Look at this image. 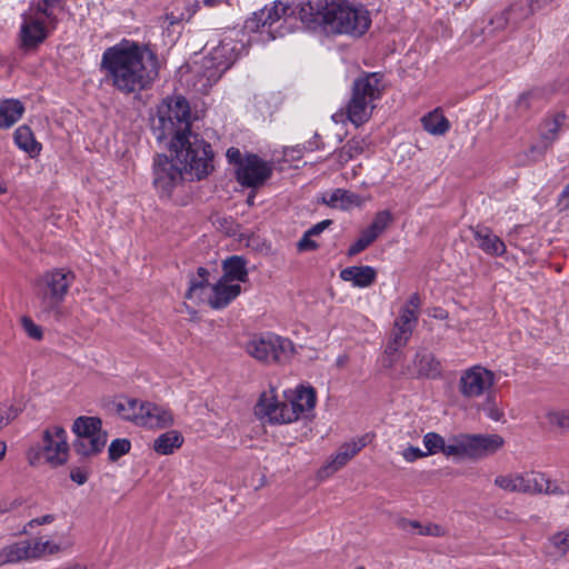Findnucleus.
Instances as JSON below:
<instances>
[{"label": "nucleus", "instance_id": "nucleus-1", "mask_svg": "<svg viewBox=\"0 0 569 569\" xmlns=\"http://www.w3.org/2000/svg\"><path fill=\"white\" fill-rule=\"evenodd\" d=\"M151 131L159 143H166L177 161L184 163L198 179L213 170V151L202 137L191 131V109L182 96L164 98L151 117Z\"/></svg>", "mask_w": 569, "mask_h": 569}, {"label": "nucleus", "instance_id": "nucleus-2", "mask_svg": "<svg viewBox=\"0 0 569 569\" xmlns=\"http://www.w3.org/2000/svg\"><path fill=\"white\" fill-rule=\"evenodd\" d=\"M100 71L116 90L131 94L151 87L159 76V60L147 44L123 39L103 51Z\"/></svg>", "mask_w": 569, "mask_h": 569}, {"label": "nucleus", "instance_id": "nucleus-3", "mask_svg": "<svg viewBox=\"0 0 569 569\" xmlns=\"http://www.w3.org/2000/svg\"><path fill=\"white\" fill-rule=\"evenodd\" d=\"M298 13L306 28L326 34L359 38L371 26L369 11L347 0H306L300 3Z\"/></svg>", "mask_w": 569, "mask_h": 569}, {"label": "nucleus", "instance_id": "nucleus-4", "mask_svg": "<svg viewBox=\"0 0 569 569\" xmlns=\"http://www.w3.org/2000/svg\"><path fill=\"white\" fill-rule=\"evenodd\" d=\"M316 401V390L312 387H298L292 397L283 402L278 401L273 390H270L260 395L254 413L270 423H291L311 412Z\"/></svg>", "mask_w": 569, "mask_h": 569}, {"label": "nucleus", "instance_id": "nucleus-5", "mask_svg": "<svg viewBox=\"0 0 569 569\" xmlns=\"http://www.w3.org/2000/svg\"><path fill=\"white\" fill-rule=\"evenodd\" d=\"M383 93L382 74L379 72H362L352 83L351 97L346 106L347 119L360 127L372 116L376 102Z\"/></svg>", "mask_w": 569, "mask_h": 569}, {"label": "nucleus", "instance_id": "nucleus-6", "mask_svg": "<svg viewBox=\"0 0 569 569\" xmlns=\"http://www.w3.org/2000/svg\"><path fill=\"white\" fill-rule=\"evenodd\" d=\"M74 280V272L67 268H56L41 274L34 284L41 312L58 318L60 306Z\"/></svg>", "mask_w": 569, "mask_h": 569}, {"label": "nucleus", "instance_id": "nucleus-7", "mask_svg": "<svg viewBox=\"0 0 569 569\" xmlns=\"http://www.w3.org/2000/svg\"><path fill=\"white\" fill-rule=\"evenodd\" d=\"M208 276L209 271L203 267H199L197 276H192L190 279L189 289L184 297L199 301L207 299L211 308L222 309L240 295V284H233L220 278L214 284L210 286Z\"/></svg>", "mask_w": 569, "mask_h": 569}, {"label": "nucleus", "instance_id": "nucleus-8", "mask_svg": "<svg viewBox=\"0 0 569 569\" xmlns=\"http://www.w3.org/2000/svg\"><path fill=\"white\" fill-rule=\"evenodd\" d=\"M76 435L73 450L81 457H92L100 453L107 443L108 433L102 429L98 417H78L72 425Z\"/></svg>", "mask_w": 569, "mask_h": 569}, {"label": "nucleus", "instance_id": "nucleus-9", "mask_svg": "<svg viewBox=\"0 0 569 569\" xmlns=\"http://www.w3.org/2000/svg\"><path fill=\"white\" fill-rule=\"evenodd\" d=\"M246 351L264 363H284L293 355V343L274 333L254 335L246 343Z\"/></svg>", "mask_w": 569, "mask_h": 569}, {"label": "nucleus", "instance_id": "nucleus-10", "mask_svg": "<svg viewBox=\"0 0 569 569\" xmlns=\"http://www.w3.org/2000/svg\"><path fill=\"white\" fill-rule=\"evenodd\" d=\"M177 166L167 154H157L152 164V184L161 198H170L174 189L180 186L184 174L199 180L196 174L187 170L184 163L178 161Z\"/></svg>", "mask_w": 569, "mask_h": 569}, {"label": "nucleus", "instance_id": "nucleus-11", "mask_svg": "<svg viewBox=\"0 0 569 569\" xmlns=\"http://www.w3.org/2000/svg\"><path fill=\"white\" fill-rule=\"evenodd\" d=\"M290 8L281 1H276L272 7L263 8L246 20L244 28L250 32H267L268 40H274L284 33L279 29L273 30L272 26L282 17L287 16Z\"/></svg>", "mask_w": 569, "mask_h": 569}, {"label": "nucleus", "instance_id": "nucleus-12", "mask_svg": "<svg viewBox=\"0 0 569 569\" xmlns=\"http://www.w3.org/2000/svg\"><path fill=\"white\" fill-rule=\"evenodd\" d=\"M495 385V373L481 366L465 370L459 380V391L465 398H478Z\"/></svg>", "mask_w": 569, "mask_h": 569}, {"label": "nucleus", "instance_id": "nucleus-13", "mask_svg": "<svg viewBox=\"0 0 569 569\" xmlns=\"http://www.w3.org/2000/svg\"><path fill=\"white\" fill-rule=\"evenodd\" d=\"M272 167L257 154L246 157L237 170V180L249 188H258L271 177Z\"/></svg>", "mask_w": 569, "mask_h": 569}, {"label": "nucleus", "instance_id": "nucleus-14", "mask_svg": "<svg viewBox=\"0 0 569 569\" xmlns=\"http://www.w3.org/2000/svg\"><path fill=\"white\" fill-rule=\"evenodd\" d=\"M42 442L46 461L52 466H61L67 462L69 445L67 432L62 427L54 426L44 430Z\"/></svg>", "mask_w": 569, "mask_h": 569}, {"label": "nucleus", "instance_id": "nucleus-15", "mask_svg": "<svg viewBox=\"0 0 569 569\" xmlns=\"http://www.w3.org/2000/svg\"><path fill=\"white\" fill-rule=\"evenodd\" d=\"M418 322V316L410 311L409 307H402L399 317L395 320L390 341L386 347V353L393 356L400 348H403Z\"/></svg>", "mask_w": 569, "mask_h": 569}, {"label": "nucleus", "instance_id": "nucleus-16", "mask_svg": "<svg viewBox=\"0 0 569 569\" xmlns=\"http://www.w3.org/2000/svg\"><path fill=\"white\" fill-rule=\"evenodd\" d=\"M468 458L482 459L499 451L505 440L497 433H466Z\"/></svg>", "mask_w": 569, "mask_h": 569}, {"label": "nucleus", "instance_id": "nucleus-17", "mask_svg": "<svg viewBox=\"0 0 569 569\" xmlns=\"http://www.w3.org/2000/svg\"><path fill=\"white\" fill-rule=\"evenodd\" d=\"M243 44L231 37H224L209 53L210 67L219 72L227 71L238 59Z\"/></svg>", "mask_w": 569, "mask_h": 569}, {"label": "nucleus", "instance_id": "nucleus-18", "mask_svg": "<svg viewBox=\"0 0 569 569\" xmlns=\"http://www.w3.org/2000/svg\"><path fill=\"white\" fill-rule=\"evenodd\" d=\"M48 26L38 14H26L21 24V41L26 48H33L48 37Z\"/></svg>", "mask_w": 569, "mask_h": 569}, {"label": "nucleus", "instance_id": "nucleus-19", "mask_svg": "<svg viewBox=\"0 0 569 569\" xmlns=\"http://www.w3.org/2000/svg\"><path fill=\"white\" fill-rule=\"evenodd\" d=\"M479 249L486 254L501 257L506 252L505 242L486 226L477 224L469 228Z\"/></svg>", "mask_w": 569, "mask_h": 569}, {"label": "nucleus", "instance_id": "nucleus-20", "mask_svg": "<svg viewBox=\"0 0 569 569\" xmlns=\"http://www.w3.org/2000/svg\"><path fill=\"white\" fill-rule=\"evenodd\" d=\"M369 442V435H363L358 439L343 443L337 451L333 459L325 466L323 472L330 475L342 468Z\"/></svg>", "mask_w": 569, "mask_h": 569}, {"label": "nucleus", "instance_id": "nucleus-21", "mask_svg": "<svg viewBox=\"0 0 569 569\" xmlns=\"http://www.w3.org/2000/svg\"><path fill=\"white\" fill-rule=\"evenodd\" d=\"M413 366L419 378L436 379L441 375L440 361L427 349L417 351Z\"/></svg>", "mask_w": 569, "mask_h": 569}, {"label": "nucleus", "instance_id": "nucleus-22", "mask_svg": "<svg viewBox=\"0 0 569 569\" xmlns=\"http://www.w3.org/2000/svg\"><path fill=\"white\" fill-rule=\"evenodd\" d=\"M343 281L351 282L357 288H368L377 279L376 269L370 266H352L340 271Z\"/></svg>", "mask_w": 569, "mask_h": 569}, {"label": "nucleus", "instance_id": "nucleus-23", "mask_svg": "<svg viewBox=\"0 0 569 569\" xmlns=\"http://www.w3.org/2000/svg\"><path fill=\"white\" fill-rule=\"evenodd\" d=\"M140 426L148 428H164L172 422V416L167 409L148 402L140 408Z\"/></svg>", "mask_w": 569, "mask_h": 569}, {"label": "nucleus", "instance_id": "nucleus-24", "mask_svg": "<svg viewBox=\"0 0 569 569\" xmlns=\"http://www.w3.org/2000/svg\"><path fill=\"white\" fill-rule=\"evenodd\" d=\"M321 203L335 209L349 210L352 207H359L361 198L355 192L338 188L331 192L323 193Z\"/></svg>", "mask_w": 569, "mask_h": 569}, {"label": "nucleus", "instance_id": "nucleus-25", "mask_svg": "<svg viewBox=\"0 0 569 569\" xmlns=\"http://www.w3.org/2000/svg\"><path fill=\"white\" fill-rule=\"evenodd\" d=\"M199 8V3H190L188 0H174L171 7L167 8L163 16L164 22L168 27L188 21L196 13Z\"/></svg>", "mask_w": 569, "mask_h": 569}, {"label": "nucleus", "instance_id": "nucleus-26", "mask_svg": "<svg viewBox=\"0 0 569 569\" xmlns=\"http://www.w3.org/2000/svg\"><path fill=\"white\" fill-rule=\"evenodd\" d=\"M548 97L549 90L547 88L530 89L519 96L516 101V109L520 114H523L529 110L540 108Z\"/></svg>", "mask_w": 569, "mask_h": 569}, {"label": "nucleus", "instance_id": "nucleus-27", "mask_svg": "<svg viewBox=\"0 0 569 569\" xmlns=\"http://www.w3.org/2000/svg\"><path fill=\"white\" fill-rule=\"evenodd\" d=\"M247 261L240 256H231L222 262V279L231 282H246L248 280Z\"/></svg>", "mask_w": 569, "mask_h": 569}, {"label": "nucleus", "instance_id": "nucleus-28", "mask_svg": "<svg viewBox=\"0 0 569 569\" xmlns=\"http://www.w3.org/2000/svg\"><path fill=\"white\" fill-rule=\"evenodd\" d=\"M24 112V106L18 99H8L0 104V128H11Z\"/></svg>", "mask_w": 569, "mask_h": 569}, {"label": "nucleus", "instance_id": "nucleus-29", "mask_svg": "<svg viewBox=\"0 0 569 569\" xmlns=\"http://www.w3.org/2000/svg\"><path fill=\"white\" fill-rule=\"evenodd\" d=\"M27 553V560H37L46 555L57 553L60 548L57 543H53L49 540L41 541L38 539L33 540H23Z\"/></svg>", "mask_w": 569, "mask_h": 569}, {"label": "nucleus", "instance_id": "nucleus-30", "mask_svg": "<svg viewBox=\"0 0 569 569\" xmlns=\"http://www.w3.org/2000/svg\"><path fill=\"white\" fill-rule=\"evenodd\" d=\"M421 122L423 129L433 136H442L450 128V122L438 109L423 116Z\"/></svg>", "mask_w": 569, "mask_h": 569}, {"label": "nucleus", "instance_id": "nucleus-31", "mask_svg": "<svg viewBox=\"0 0 569 569\" xmlns=\"http://www.w3.org/2000/svg\"><path fill=\"white\" fill-rule=\"evenodd\" d=\"M182 442L183 438L180 432L171 430L160 435L154 440L153 449L160 455H170L180 448Z\"/></svg>", "mask_w": 569, "mask_h": 569}, {"label": "nucleus", "instance_id": "nucleus-32", "mask_svg": "<svg viewBox=\"0 0 569 569\" xmlns=\"http://www.w3.org/2000/svg\"><path fill=\"white\" fill-rule=\"evenodd\" d=\"M14 141L21 150L31 156H37L41 151V144L36 141L34 136L28 126H20L14 131Z\"/></svg>", "mask_w": 569, "mask_h": 569}, {"label": "nucleus", "instance_id": "nucleus-33", "mask_svg": "<svg viewBox=\"0 0 569 569\" xmlns=\"http://www.w3.org/2000/svg\"><path fill=\"white\" fill-rule=\"evenodd\" d=\"M148 402H140L137 399L124 398L117 403V412L122 419L140 426V416L143 415L140 408Z\"/></svg>", "mask_w": 569, "mask_h": 569}, {"label": "nucleus", "instance_id": "nucleus-34", "mask_svg": "<svg viewBox=\"0 0 569 569\" xmlns=\"http://www.w3.org/2000/svg\"><path fill=\"white\" fill-rule=\"evenodd\" d=\"M27 560L24 541H18L0 550V566L18 563Z\"/></svg>", "mask_w": 569, "mask_h": 569}, {"label": "nucleus", "instance_id": "nucleus-35", "mask_svg": "<svg viewBox=\"0 0 569 569\" xmlns=\"http://www.w3.org/2000/svg\"><path fill=\"white\" fill-rule=\"evenodd\" d=\"M367 147V142L362 138H351L347 143L337 152V159L341 164L347 163L355 157L361 154Z\"/></svg>", "mask_w": 569, "mask_h": 569}, {"label": "nucleus", "instance_id": "nucleus-36", "mask_svg": "<svg viewBox=\"0 0 569 569\" xmlns=\"http://www.w3.org/2000/svg\"><path fill=\"white\" fill-rule=\"evenodd\" d=\"M446 457H467L468 448L466 433L453 435L448 438V442L445 441L443 449L441 451Z\"/></svg>", "mask_w": 569, "mask_h": 569}, {"label": "nucleus", "instance_id": "nucleus-37", "mask_svg": "<svg viewBox=\"0 0 569 569\" xmlns=\"http://www.w3.org/2000/svg\"><path fill=\"white\" fill-rule=\"evenodd\" d=\"M495 485L509 492L525 493L526 490L523 473L500 475L496 477Z\"/></svg>", "mask_w": 569, "mask_h": 569}, {"label": "nucleus", "instance_id": "nucleus-38", "mask_svg": "<svg viewBox=\"0 0 569 569\" xmlns=\"http://www.w3.org/2000/svg\"><path fill=\"white\" fill-rule=\"evenodd\" d=\"M566 116L563 113H558L550 121H546L545 129L541 132V138L546 141L543 149L539 150V156L543 154L545 150L548 146L557 138L558 132L563 124Z\"/></svg>", "mask_w": 569, "mask_h": 569}, {"label": "nucleus", "instance_id": "nucleus-39", "mask_svg": "<svg viewBox=\"0 0 569 569\" xmlns=\"http://www.w3.org/2000/svg\"><path fill=\"white\" fill-rule=\"evenodd\" d=\"M505 10H512L513 12L508 14L511 21V26L517 28L523 20L533 14L537 8L533 7V2L528 3H515Z\"/></svg>", "mask_w": 569, "mask_h": 569}, {"label": "nucleus", "instance_id": "nucleus-40", "mask_svg": "<svg viewBox=\"0 0 569 569\" xmlns=\"http://www.w3.org/2000/svg\"><path fill=\"white\" fill-rule=\"evenodd\" d=\"M526 490L525 493L539 495L543 492L547 483V476L541 472L523 473Z\"/></svg>", "mask_w": 569, "mask_h": 569}, {"label": "nucleus", "instance_id": "nucleus-41", "mask_svg": "<svg viewBox=\"0 0 569 569\" xmlns=\"http://www.w3.org/2000/svg\"><path fill=\"white\" fill-rule=\"evenodd\" d=\"M392 216L388 210H382L376 213L372 222L367 227L368 232L375 234L377 239L391 223Z\"/></svg>", "mask_w": 569, "mask_h": 569}, {"label": "nucleus", "instance_id": "nucleus-42", "mask_svg": "<svg viewBox=\"0 0 569 569\" xmlns=\"http://www.w3.org/2000/svg\"><path fill=\"white\" fill-rule=\"evenodd\" d=\"M58 3H47L46 0H39L34 9H31L29 14H38L44 19V23L50 26L51 29L56 28L57 17L53 14L52 8Z\"/></svg>", "mask_w": 569, "mask_h": 569}, {"label": "nucleus", "instance_id": "nucleus-43", "mask_svg": "<svg viewBox=\"0 0 569 569\" xmlns=\"http://www.w3.org/2000/svg\"><path fill=\"white\" fill-rule=\"evenodd\" d=\"M376 240L375 234L368 232V229H363L360 232L359 238L349 247L348 256L353 257L366 250Z\"/></svg>", "mask_w": 569, "mask_h": 569}, {"label": "nucleus", "instance_id": "nucleus-44", "mask_svg": "<svg viewBox=\"0 0 569 569\" xmlns=\"http://www.w3.org/2000/svg\"><path fill=\"white\" fill-rule=\"evenodd\" d=\"M445 438L437 432H428L423 436V445L428 456L442 451Z\"/></svg>", "mask_w": 569, "mask_h": 569}, {"label": "nucleus", "instance_id": "nucleus-45", "mask_svg": "<svg viewBox=\"0 0 569 569\" xmlns=\"http://www.w3.org/2000/svg\"><path fill=\"white\" fill-rule=\"evenodd\" d=\"M131 443L128 439H114L108 448V457L110 461H117L119 458L129 452Z\"/></svg>", "mask_w": 569, "mask_h": 569}, {"label": "nucleus", "instance_id": "nucleus-46", "mask_svg": "<svg viewBox=\"0 0 569 569\" xmlns=\"http://www.w3.org/2000/svg\"><path fill=\"white\" fill-rule=\"evenodd\" d=\"M550 543L556 553L565 556L569 550V530L558 532L550 538Z\"/></svg>", "mask_w": 569, "mask_h": 569}, {"label": "nucleus", "instance_id": "nucleus-47", "mask_svg": "<svg viewBox=\"0 0 569 569\" xmlns=\"http://www.w3.org/2000/svg\"><path fill=\"white\" fill-rule=\"evenodd\" d=\"M512 12V10H503L495 14L489 21V26L492 27L489 32L501 31L505 30L508 26H511V21L508 14Z\"/></svg>", "mask_w": 569, "mask_h": 569}, {"label": "nucleus", "instance_id": "nucleus-48", "mask_svg": "<svg viewBox=\"0 0 569 569\" xmlns=\"http://www.w3.org/2000/svg\"><path fill=\"white\" fill-rule=\"evenodd\" d=\"M548 421L563 430H569V409L550 411L547 415Z\"/></svg>", "mask_w": 569, "mask_h": 569}, {"label": "nucleus", "instance_id": "nucleus-49", "mask_svg": "<svg viewBox=\"0 0 569 569\" xmlns=\"http://www.w3.org/2000/svg\"><path fill=\"white\" fill-rule=\"evenodd\" d=\"M482 410L486 413V416L493 421H500L503 417V411L499 409L495 398L490 395L483 402Z\"/></svg>", "mask_w": 569, "mask_h": 569}, {"label": "nucleus", "instance_id": "nucleus-50", "mask_svg": "<svg viewBox=\"0 0 569 569\" xmlns=\"http://www.w3.org/2000/svg\"><path fill=\"white\" fill-rule=\"evenodd\" d=\"M21 325L27 332V335L34 339V340H41L42 339V329L36 325L31 318L29 317H22Z\"/></svg>", "mask_w": 569, "mask_h": 569}, {"label": "nucleus", "instance_id": "nucleus-51", "mask_svg": "<svg viewBox=\"0 0 569 569\" xmlns=\"http://www.w3.org/2000/svg\"><path fill=\"white\" fill-rule=\"evenodd\" d=\"M89 470L82 467H72L70 469V479L77 485L81 486L88 481Z\"/></svg>", "mask_w": 569, "mask_h": 569}, {"label": "nucleus", "instance_id": "nucleus-52", "mask_svg": "<svg viewBox=\"0 0 569 569\" xmlns=\"http://www.w3.org/2000/svg\"><path fill=\"white\" fill-rule=\"evenodd\" d=\"M445 529L436 523H422L419 535L421 536H431V537H441L445 535Z\"/></svg>", "mask_w": 569, "mask_h": 569}, {"label": "nucleus", "instance_id": "nucleus-53", "mask_svg": "<svg viewBox=\"0 0 569 569\" xmlns=\"http://www.w3.org/2000/svg\"><path fill=\"white\" fill-rule=\"evenodd\" d=\"M427 456L428 455L426 453V451H422L420 448L413 447V446H409L408 448H406L402 451V457L408 462L416 461L417 459L423 458Z\"/></svg>", "mask_w": 569, "mask_h": 569}, {"label": "nucleus", "instance_id": "nucleus-54", "mask_svg": "<svg viewBox=\"0 0 569 569\" xmlns=\"http://www.w3.org/2000/svg\"><path fill=\"white\" fill-rule=\"evenodd\" d=\"M311 237L312 236H308V231L303 233L302 238L297 243L298 251H313L318 248V243L311 240Z\"/></svg>", "mask_w": 569, "mask_h": 569}, {"label": "nucleus", "instance_id": "nucleus-55", "mask_svg": "<svg viewBox=\"0 0 569 569\" xmlns=\"http://www.w3.org/2000/svg\"><path fill=\"white\" fill-rule=\"evenodd\" d=\"M56 519V517L53 515H44L42 517H38V518H34V519H31L27 526L24 527V532H27V527L29 528H34L36 526H41V525H48V523H51L53 522Z\"/></svg>", "mask_w": 569, "mask_h": 569}, {"label": "nucleus", "instance_id": "nucleus-56", "mask_svg": "<svg viewBox=\"0 0 569 569\" xmlns=\"http://www.w3.org/2000/svg\"><path fill=\"white\" fill-rule=\"evenodd\" d=\"M331 224H332V220H330V219L322 220L307 230L308 236H313V237L319 236L322 231H325Z\"/></svg>", "mask_w": 569, "mask_h": 569}, {"label": "nucleus", "instance_id": "nucleus-57", "mask_svg": "<svg viewBox=\"0 0 569 569\" xmlns=\"http://www.w3.org/2000/svg\"><path fill=\"white\" fill-rule=\"evenodd\" d=\"M542 493H546V495H563L565 491H563V489L560 486H558L555 481L550 480L547 477V483L543 487V492Z\"/></svg>", "mask_w": 569, "mask_h": 569}, {"label": "nucleus", "instance_id": "nucleus-58", "mask_svg": "<svg viewBox=\"0 0 569 569\" xmlns=\"http://www.w3.org/2000/svg\"><path fill=\"white\" fill-rule=\"evenodd\" d=\"M0 410L2 411L4 417H8V423H10L19 416V409L12 405H2L0 406Z\"/></svg>", "mask_w": 569, "mask_h": 569}, {"label": "nucleus", "instance_id": "nucleus-59", "mask_svg": "<svg viewBox=\"0 0 569 569\" xmlns=\"http://www.w3.org/2000/svg\"><path fill=\"white\" fill-rule=\"evenodd\" d=\"M227 158L231 163H237L239 167L243 162L241 159V152L239 149L231 147L227 150Z\"/></svg>", "mask_w": 569, "mask_h": 569}, {"label": "nucleus", "instance_id": "nucleus-60", "mask_svg": "<svg viewBox=\"0 0 569 569\" xmlns=\"http://www.w3.org/2000/svg\"><path fill=\"white\" fill-rule=\"evenodd\" d=\"M421 525L422 523L417 521V520H408V519H401L400 522H399V526L403 530H418V532L421 529Z\"/></svg>", "mask_w": 569, "mask_h": 569}, {"label": "nucleus", "instance_id": "nucleus-61", "mask_svg": "<svg viewBox=\"0 0 569 569\" xmlns=\"http://www.w3.org/2000/svg\"><path fill=\"white\" fill-rule=\"evenodd\" d=\"M403 307H409L410 311L413 312V315L418 316V309L420 307V298L418 293H413L410 296L409 300Z\"/></svg>", "mask_w": 569, "mask_h": 569}, {"label": "nucleus", "instance_id": "nucleus-62", "mask_svg": "<svg viewBox=\"0 0 569 569\" xmlns=\"http://www.w3.org/2000/svg\"><path fill=\"white\" fill-rule=\"evenodd\" d=\"M529 2H533V7L537 8V11L541 8H543L545 6L549 4L552 2V0H530Z\"/></svg>", "mask_w": 569, "mask_h": 569}, {"label": "nucleus", "instance_id": "nucleus-63", "mask_svg": "<svg viewBox=\"0 0 569 569\" xmlns=\"http://www.w3.org/2000/svg\"><path fill=\"white\" fill-rule=\"evenodd\" d=\"M560 199L562 201H566V207H569V183L566 186V188L562 190L560 194Z\"/></svg>", "mask_w": 569, "mask_h": 569}, {"label": "nucleus", "instance_id": "nucleus-64", "mask_svg": "<svg viewBox=\"0 0 569 569\" xmlns=\"http://www.w3.org/2000/svg\"><path fill=\"white\" fill-rule=\"evenodd\" d=\"M202 2L206 7L213 8L219 6L222 2V0H203Z\"/></svg>", "mask_w": 569, "mask_h": 569}]
</instances>
